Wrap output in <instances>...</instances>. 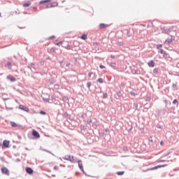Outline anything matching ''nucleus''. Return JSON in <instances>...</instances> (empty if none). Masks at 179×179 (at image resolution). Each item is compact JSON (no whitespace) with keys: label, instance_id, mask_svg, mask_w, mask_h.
I'll list each match as a JSON object with an SVG mask.
<instances>
[{"label":"nucleus","instance_id":"4468645a","mask_svg":"<svg viewBox=\"0 0 179 179\" xmlns=\"http://www.w3.org/2000/svg\"><path fill=\"white\" fill-rule=\"evenodd\" d=\"M35 66H36V65H34V64H33V63H31L29 65V68L30 69H35Z\"/></svg>","mask_w":179,"mask_h":179},{"label":"nucleus","instance_id":"4be33fe9","mask_svg":"<svg viewBox=\"0 0 179 179\" xmlns=\"http://www.w3.org/2000/svg\"><path fill=\"white\" fill-rule=\"evenodd\" d=\"M107 97H108V94H107V92H106L105 94H103V99H107Z\"/></svg>","mask_w":179,"mask_h":179},{"label":"nucleus","instance_id":"f8f14e48","mask_svg":"<svg viewBox=\"0 0 179 179\" xmlns=\"http://www.w3.org/2000/svg\"><path fill=\"white\" fill-rule=\"evenodd\" d=\"M7 79H8V80H10V82H15V80H16L15 78L10 77V76H8Z\"/></svg>","mask_w":179,"mask_h":179},{"label":"nucleus","instance_id":"ea45409f","mask_svg":"<svg viewBox=\"0 0 179 179\" xmlns=\"http://www.w3.org/2000/svg\"><path fill=\"white\" fill-rule=\"evenodd\" d=\"M10 65H12V63H10V62L7 63V66H10Z\"/></svg>","mask_w":179,"mask_h":179},{"label":"nucleus","instance_id":"39448f33","mask_svg":"<svg viewBox=\"0 0 179 179\" xmlns=\"http://www.w3.org/2000/svg\"><path fill=\"white\" fill-rule=\"evenodd\" d=\"M19 108H20V110H22V111H26L27 113H29V108H27L23 105H20Z\"/></svg>","mask_w":179,"mask_h":179},{"label":"nucleus","instance_id":"603ef678","mask_svg":"<svg viewBox=\"0 0 179 179\" xmlns=\"http://www.w3.org/2000/svg\"><path fill=\"white\" fill-rule=\"evenodd\" d=\"M160 145H163V141H161V142H160Z\"/></svg>","mask_w":179,"mask_h":179},{"label":"nucleus","instance_id":"6ab92c4d","mask_svg":"<svg viewBox=\"0 0 179 179\" xmlns=\"http://www.w3.org/2000/svg\"><path fill=\"white\" fill-rule=\"evenodd\" d=\"M62 100H63V101H68L69 98H68V96H64L62 97Z\"/></svg>","mask_w":179,"mask_h":179},{"label":"nucleus","instance_id":"f03ea898","mask_svg":"<svg viewBox=\"0 0 179 179\" xmlns=\"http://www.w3.org/2000/svg\"><path fill=\"white\" fill-rule=\"evenodd\" d=\"M32 135H33V136H34V138L36 139H39V138H40V134L38 133V131H37L36 130L32 131Z\"/></svg>","mask_w":179,"mask_h":179},{"label":"nucleus","instance_id":"2f4dec72","mask_svg":"<svg viewBox=\"0 0 179 179\" xmlns=\"http://www.w3.org/2000/svg\"><path fill=\"white\" fill-rule=\"evenodd\" d=\"M40 114H42V115H45V112L43 110H41Z\"/></svg>","mask_w":179,"mask_h":179},{"label":"nucleus","instance_id":"0eeeda50","mask_svg":"<svg viewBox=\"0 0 179 179\" xmlns=\"http://www.w3.org/2000/svg\"><path fill=\"white\" fill-rule=\"evenodd\" d=\"M166 165H162V166H155L153 168H151L150 170L152 171V170H157V169H162V167H166Z\"/></svg>","mask_w":179,"mask_h":179},{"label":"nucleus","instance_id":"3c124183","mask_svg":"<svg viewBox=\"0 0 179 179\" xmlns=\"http://www.w3.org/2000/svg\"><path fill=\"white\" fill-rule=\"evenodd\" d=\"M157 128H162V126L158 125V126H157Z\"/></svg>","mask_w":179,"mask_h":179},{"label":"nucleus","instance_id":"6e6d98bb","mask_svg":"<svg viewBox=\"0 0 179 179\" xmlns=\"http://www.w3.org/2000/svg\"><path fill=\"white\" fill-rule=\"evenodd\" d=\"M116 99H117V100H119V99H120V98H117V97H116Z\"/></svg>","mask_w":179,"mask_h":179},{"label":"nucleus","instance_id":"c756f323","mask_svg":"<svg viewBox=\"0 0 179 179\" xmlns=\"http://www.w3.org/2000/svg\"><path fill=\"white\" fill-rule=\"evenodd\" d=\"M98 82H99V83H103V78H99V79H98Z\"/></svg>","mask_w":179,"mask_h":179},{"label":"nucleus","instance_id":"c03bdc74","mask_svg":"<svg viewBox=\"0 0 179 179\" xmlns=\"http://www.w3.org/2000/svg\"><path fill=\"white\" fill-rule=\"evenodd\" d=\"M123 150H124V151L128 150V148H127V147H124Z\"/></svg>","mask_w":179,"mask_h":179},{"label":"nucleus","instance_id":"4d7b16f0","mask_svg":"<svg viewBox=\"0 0 179 179\" xmlns=\"http://www.w3.org/2000/svg\"><path fill=\"white\" fill-rule=\"evenodd\" d=\"M41 65H43V62H41Z\"/></svg>","mask_w":179,"mask_h":179},{"label":"nucleus","instance_id":"72a5a7b5","mask_svg":"<svg viewBox=\"0 0 179 179\" xmlns=\"http://www.w3.org/2000/svg\"><path fill=\"white\" fill-rule=\"evenodd\" d=\"M55 44L56 45H61V44H62V41H59L58 43H56Z\"/></svg>","mask_w":179,"mask_h":179},{"label":"nucleus","instance_id":"423d86ee","mask_svg":"<svg viewBox=\"0 0 179 179\" xmlns=\"http://www.w3.org/2000/svg\"><path fill=\"white\" fill-rule=\"evenodd\" d=\"M9 141H7V140H4L3 142V146L4 148H9Z\"/></svg>","mask_w":179,"mask_h":179},{"label":"nucleus","instance_id":"9b49d317","mask_svg":"<svg viewBox=\"0 0 179 179\" xmlns=\"http://www.w3.org/2000/svg\"><path fill=\"white\" fill-rule=\"evenodd\" d=\"M10 125L13 128H17V124H16L15 122H10Z\"/></svg>","mask_w":179,"mask_h":179},{"label":"nucleus","instance_id":"f3484780","mask_svg":"<svg viewBox=\"0 0 179 179\" xmlns=\"http://www.w3.org/2000/svg\"><path fill=\"white\" fill-rule=\"evenodd\" d=\"M99 27L100 29H106V27H107V25L105 24H100Z\"/></svg>","mask_w":179,"mask_h":179},{"label":"nucleus","instance_id":"393cba45","mask_svg":"<svg viewBox=\"0 0 179 179\" xmlns=\"http://www.w3.org/2000/svg\"><path fill=\"white\" fill-rule=\"evenodd\" d=\"M90 86H92V83L88 82V83H87V87L90 88Z\"/></svg>","mask_w":179,"mask_h":179},{"label":"nucleus","instance_id":"a211bd4d","mask_svg":"<svg viewBox=\"0 0 179 179\" xmlns=\"http://www.w3.org/2000/svg\"><path fill=\"white\" fill-rule=\"evenodd\" d=\"M82 40H86L87 38V35L86 34H83L81 36Z\"/></svg>","mask_w":179,"mask_h":179},{"label":"nucleus","instance_id":"c9c22d12","mask_svg":"<svg viewBox=\"0 0 179 179\" xmlns=\"http://www.w3.org/2000/svg\"><path fill=\"white\" fill-rule=\"evenodd\" d=\"M99 67L101 68V69H105L106 68V66L103 65H100Z\"/></svg>","mask_w":179,"mask_h":179},{"label":"nucleus","instance_id":"f704fd0d","mask_svg":"<svg viewBox=\"0 0 179 179\" xmlns=\"http://www.w3.org/2000/svg\"><path fill=\"white\" fill-rule=\"evenodd\" d=\"M165 43H168V44H170L172 43V41L171 40H166Z\"/></svg>","mask_w":179,"mask_h":179},{"label":"nucleus","instance_id":"7c9ffc66","mask_svg":"<svg viewBox=\"0 0 179 179\" xmlns=\"http://www.w3.org/2000/svg\"><path fill=\"white\" fill-rule=\"evenodd\" d=\"M110 66H111L112 68H115V63H111V64H110Z\"/></svg>","mask_w":179,"mask_h":179},{"label":"nucleus","instance_id":"a18cd8bd","mask_svg":"<svg viewBox=\"0 0 179 179\" xmlns=\"http://www.w3.org/2000/svg\"><path fill=\"white\" fill-rule=\"evenodd\" d=\"M58 166H55V167H54V170H58Z\"/></svg>","mask_w":179,"mask_h":179},{"label":"nucleus","instance_id":"4c0bfd02","mask_svg":"<svg viewBox=\"0 0 179 179\" xmlns=\"http://www.w3.org/2000/svg\"><path fill=\"white\" fill-rule=\"evenodd\" d=\"M172 87H177V84H176V83H173V84L172 85Z\"/></svg>","mask_w":179,"mask_h":179},{"label":"nucleus","instance_id":"49530a36","mask_svg":"<svg viewBox=\"0 0 179 179\" xmlns=\"http://www.w3.org/2000/svg\"><path fill=\"white\" fill-rule=\"evenodd\" d=\"M71 65V63H66V66H69Z\"/></svg>","mask_w":179,"mask_h":179},{"label":"nucleus","instance_id":"9d476101","mask_svg":"<svg viewBox=\"0 0 179 179\" xmlns=\"http://www.w3.org/2000/svg\"><path fill=\"white\" fill-rule=\"evenodd\" d=\"M148 66L153 68V66H155V62L153 60H151L148 63Z\"/></svg>","mask_w":179,"mask_h":179},{"label":"nucleus","instance_id":"8fccbe9b","mask_svg":"<svg viewBox=\"0 0 179 179\" xmlns=\"http://www.w3.org/2000/svg\"><path fill=\"white\" fill-rule=\"evenodd\" d=\"M120 86H125V84H124L123 83H122L120 84Z\"/></svg>","mask_w":179,"mask_h":179},{"label":"nucleus","instance_id":"a878e982","mask_svg":"<svg viewBox=\"0 0 179 179\" xmlns=\"http://www.w3.org/2000/svg\"><path fill=\"white\" fill-rule=\"evenodd\" d=\"M173 104H178V101L177 99H174L173 101Z\"/></svg>","mask_w":179,"mask_h":179},{"label":"nucleus","instance_id":"c85d7f7f","mask_svg":"<svg viewBox=\"0 0 179 179\" xmlns=\"http://www.w3.org/2000/svg\"><path fill=\"white\" fill-rule=\"evenodd\" d=\"M159 52H160L161 54H166V51H164L163 49H161L160 51H159Z\"/></svg>","mask_w":179,"mask_h":179},{"label":"nucleus","instance_id":"f257e3e1","mask_svg":"<svg viewBox=\"0 0 179 179\" xmlns=\"http://www.w3.org/2000/svg\"><path fill=\"white\" fill-rule=\"evenodd\" d=\"M63 160H66L67 162L73 163V162H75V158L72 155H65L64 157H63Z\"/></svg>","mask_w":179,"mask_h":179},{"label":"nucleus","instance_id":"bb28decb","mask_svg":"<svg viewBox=\"0 0 179 179\" xmlns=\"http://www.w3.org/2000/svg\"><path fill=\"white\" fill-rule=\"evenodd\" d=\"M87 124H92V119H88V120H87Z\"/></svg>","mask_w":179,"mask_h":179},{"label":"nucleus","instance_id":"bf43d9fd","mask_svg":"<svg viewBox=\"0 0 179 179\" xmlns=\"http://www.w3.org/2000/svg\"><path fill=\"white\" fill-rule=\"evenodd\" d=\"M26 150H29V149H28V148H26Z\"/></svg>","mask_w":179,"mask_h":179},{"label":"nucleus","instance_id":"a19ab883","mask_svg":"<svg viewBox=\"0 0 179 179\" xmlns=\"http://www.w3.org/2000/svg\"><path fill=\"white\" fill-rule=\"evenodd\" d=\"M45 152H48V153H50V155H52V156H54V154L48 150H45Z\"/></svg>","mask_w":179,"mask_h":179},{"label":"nucleus","instance_id":"37998d69","mask_svg":"<svg viewBox=\"0 0 179 179\" xmlns=\"http://www.w3.org/2000/svg\"><path fill=\"white\" fill-rule=\"evenodd\" d=\"M130 93H131V96H135V92H131Z\"/></svg>","mask_w":179,"mask_h":179},{"label":"nucleus","instance_id":"5701e85b","mask_svg":"<svg viewBox=\"0 0 179 179\" xmlns=\"http://www.w3.org/2000/svg\"><path fill=\"white\" fill-rule=\"evenodd\" d=\"M43 100H44L46 103H50V99H48V98H43Z\"/></svg>","mask_w":179,"mask_h":179},{"label":"nucleus","instance_id":"ddd939ff","mask_svg":"<svg viewBox=\"0 0 179 179\" xmlns=\"http://www.w3.org/2000/svg\"><path fill=\"white\" fill-rule=\"evenodd\" d=\"M50 1H51V0H43V1H41L39 2V3H41V5L43 3H48V2H50Z\"/></svg>","mask_w":179,"mask_h":179},{"label":"nucleus","instance_id":"20e7f679","mask_svg":"<svg viewBox=\"0 0 179 179\" xmlns=\"http://www.w3.org/2000/svg\"><path fill=\"white\" fill-rule=\"evenodd\" d=\"M78 164L79 169H81V171H83V173H84V174H86V172H85V170L83 169V164H82V161L79 160L78 162Z\"/></svg>","mask_w":179,"mask_h":179},{"label":"nucleus","instance_id":"473e14b6","mask_svg":"<svg viewBox=\"0 0 179 179\" xmlns=\"http://www.w3.org/2000/svg\"><path fill=\"white\" fill-rule=\"evenodd\" d=\"M162 47H163V45L162 44H159L157 45V48H162Z\"/></svg>","mask_w":179,"mask_h":179},{"label":"nucleus","instance_id":"412c9836","mask_svg":"<svg viewBox=\"0 0 179 179\" xmlns=\"http://www.w3.org/2000/svg\"><path fill=\"white\" fill-rule=\"evenodd\" d=\"M164 33H165V34H169V33H170V29H164Z\"/></svg>","mask_w":179,"mask_h":179},{"label":"nucleus","instance_id":"1a4fd4ad","mask_svg":"<svg viewBox=\"0 0 179 179\" xmlns=\"http://www.w3.org/2000/svg\"><path fill=\"white\" fill-rule=\"evenodd\" d=\"M57 6H58V3H55V5H53L52 3H49L46 5V8H54Z\"/></svg>","mask_w":179,"mask_h":179},{"label":"nucleus","instance_id":"680f3d73","mask_svg":"<svg viewBox=\"0 0 179 179\" xmlns=\"http://www.w3.org/2000/svg\"><path fill=\"white\" fill-rule=\"evenodd\" d=\"M0 16H1V13H0Z\"/></svg>","mask_w":179,"mask_h":179},{"label":"nucleus","instance_id":"5fc2aeb1","mask_svg":"<svg viewBox=\"0 0 179 179\" xmlns=\"http://www.w3.org/2000/svg\"><path fill=\"white\" fill-rule=\"evenodd\" d=\"M52 5H55V3H52Z\"/></svg>","mask_w":179,"mask_h":179},{"label":"nucleus","instance_id":"052dcab7","mask_svg":"<svg viewBox=\"0 0 179 179\" xmlns=\"http://www.w3.org/2000/svg\"><path fill=\"white\" fill-rule=\"evenodd\" d=\"M78 176V173H76Z\"/></svg>","mask_w":179,"mask_h":179},{"label":"nucleus","instance_id":"de8ad7c7","mask_svg":"<svg viewBox=\"0 0 179 179\" xmlns=\"http://www.w3.org/2000/svg\"><path fill=\"white\" fill-rule=\"evenodd\" d=\"M157 71H159V69H154V72H157Z\"/></svg>","mask_w":179,"mask_h":179},{"label":"nucleus","instance_id":"6e6552de","mask_svg":"<svg viewBox=\"0 0 179 179\" xmlns=\"http://www.w3.org/2000/svg\"><path fill=\"white\" fill-rule=\"evenodd\" d=\"M26 172L27 173V174H33L34 171L31 168L27 167L26 169Z\"/></svg>","mask_w":179,"mask_h":179},{"label":"nucleus","instance_id":"864d4df0","mask_svg":"<svg viewBox=\"0 0 179 179\" xmlns=\"http://www.w3.org/2000/svg\"><path fill=\"white\" fill-rule=\"evenodd\" d=\"M55 86H56V87H57V88H58V87H59V85H55Z\"/></svg>","mask_w":179,"mask_h":179},{"label":"nucleus","instance_id":"aec40b11","mask_svg":"<svg viewBox=\"0 0 179 179\" xmlns=\"http://www.w3.org/2000/svg\"><path fill=\"white\" fill-rule=\"evenodd\" d=\"M117 97H121V96H122V92H121V91L117 92Z\"/></svg>","mask_w":179,"mask_h":179},{"label":"nucleus","instance_id":"58836bf2","mask_svg":"<svg viewBox=\"0 0 179 179\" xmlns=\"http://www.w3.org/2000/svg\"><path fill=\"white\" fill-rule=\"evenodd\" d=\"M174 38H176V37H174V36H171V41H173V40H174Z\"/></svg>","mask_w":179,"mask_h":179},{"label":"nucleus","instance_id":"79ce46f5","mask_svg":"<svg viewBox=\"0 0 179 179\" xmlns=\"http://www.w3.org/2000/svg\"><path fill=\"white\" fill-rule=\"evenodd\" d=\"M146 101H150V97H147Z\"/></svg>","mask_w":179,"mask_h":179},{"label":"nucleus","instance_id":"cd10ccee","mask_svg":"<svg viewBox=\"0 0 179 179\" xmlns=\"http://www.w3.org/2000/svg\"><path fill=\"white\" fill-rule=\"evenodd\" d=\"M50 52H55V48H51Z\"/></svg>","mask_w":179,"mask_h":179},{"label":"nucleus","instance_id":"13d9d810","mask_svg":"<svg viewBox=\"0 0 179 179\" xmlns=\"http://www.w3.org/2000/svg\"><path fill=\"white\" fill-rule=\"evenodd\" d=\"M169 154H167V155H165V156H169Z\"/></svg>","mask_w":179,"mask_h":179},{"label":"nucleus","instance_id":"b1692460","mask_svg":"<svg viewBox=\"0 0 179 179\" xmlns=\"http://www.w3.org/2000/svg\"><path fill=\"white\" fill-rule=\"evenodd\" d=\"M159 163H169V161L167 160H160Z\"/></svg>","mask_w":179,"mask_h":179},{"label":"nucleus","instance_id":"2eb2a0df","mask_svg":"<svg viewBox=\"0 0 179 179\" xmlns=\"http://www.w3.org/2000/svg\"><path fill=\"white\" fill-rule=\"evenodd\" d=\"M31 5V3L28 2V3H24L23 4V6H24V8H27L28 6H30Z\"/></svg>","mask_w":179,"mask_h":179},{"label":"nucleus","instance_id":"7ed1b4c3","mask_svg":"<svg viewBox=\"0 0 179 179\" xmlns=\"http://www.w3.org/2000/svg\"><path fill=\"white\" fill-rule=\"evenodd\" d=\"M1 173L6 176H9V170L6 167L1 168Z\"/></svg>","mask_w":179,"mask_h":179},{"label":"nucleus","instance_id":"dca6fc26","mask_svg":"<svg viewBox=\"0 0 179 179\" xmlns=\"http://www.w3.org/2000/svg\"><path fill=\"white\" fill-rule=\"evenodd\" d=\"M116 174H117V176H124V174H125V171H117Z\"/></svg>","mask_w":179,"mask_h":179},{"label":"nucleus","instance_id":"09e8293b","mask_svg":"<svg viewBox=\"0 0 179 179\" xmlns=\"http://www.w3.org/2000/svg\"><path fill=\"white\" fill-rule=\"evenodd\" d=\"M92 75H93V73H89L90 78L92 76Z\"/></svg>","mask_w":179,"mask_h":179},{"label":"nucleus","instance_id":"e433bc0d","mask_svg":"<svg viewBox=\"0 0 179 179\" xmlns=\"http://www.w3.org/2000/svg\"><path fill=\"white\" fill-rule=\"evenodd\" d=\"M52 38H55V36H52L49 38V40H52Z\"/></svg>","mask_w":179,"mask_h":179}]
</instances>
